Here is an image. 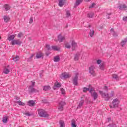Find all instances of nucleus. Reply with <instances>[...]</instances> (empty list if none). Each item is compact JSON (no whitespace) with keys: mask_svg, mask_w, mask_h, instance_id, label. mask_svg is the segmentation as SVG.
<instances>
[{"mask_svg":"<svg viewBox=\"0 0 127 127\" xmlns=\"http://www.w3.org/2000/svg\"><path fill=\"white\" fill-rule=\"evenodd\" d=\"M38 115L39 117H43V118H46L47 117H49V116L48 114H47V112H45V111H44L43 109L38 110Z\"/></svg>","mask_w":127,"mask_h":127,"instance_id":"obj_1","label":"nucleus"},{"mask_svg":"<svg viewBox=\"0 0 127 127\" xmlns=\"http://www.w3.org/2000/svg\"><path fill=\"white\" fill-rule=\"evenodd\" d=\"M99 94L102 96V97H103V98H104L105 101H109V99L110 98L109 94L105 93L102 91H99Z\"/></svg>","mask_w":127,"mask_h":127,"instance_id":"obj_2","label":"nucleus"},{"mask_svg":"<svg viewBox=\"0 0 127 127\" xmlns=\"http://www.w3.org/2000/svg\"><path fill=\"white\" fill-rule=\"evenodd\" d=\"M72 76L69 72H63L62 73V75H60L61 79H68V78H70Z\"/></svg>","mask_w":127,"mask_h":127,"instance_id":"obj_3","label":"nucleus"},{"mask_svg":"<svg viewBox=\"0 0 127 127\" xmlns=\"http://www.w3.org/2000/svg\"><path fill=\"white\" fill-rule=\"evenodd\" d=\"M78 77H79L78 73H75L73 76V84L75 86L78 85Z\"/></svg>","mask_w":127,"mask_h":127,"instance_id":"obj_4","label":"nucleus"},{"mask_svg":"<svg viewBox=\"0 0 127 127\" xmlns=\"http://www.w3.org/2000/svg\"><path fill=\"white\" fill-rule=\"evenodd\" d=\"M89 92L91 93V96L93 97L94 100H96L97 98H98V94L96 93V91H95L94 88H91Z\"/></svg>","mask_w":127,"mask_h":127,"instance_id":"obj_5","label":"nucleus"},{"mask_svg":"<svg viewBox=\"0 0 127 127\" xmlns=\"http://www.w3.org/2000/svg\"><path fill=\"white\" fill-rule=\"evenodd\" d=\"M120 104V100L118 98L114 99L112 101V106L113 108H118Z\"/></svg>","mask_w":127,"mask_h":127,"instance_id":"obj_6","label":"nucleus"},{"mask_svg":"<svg viewBox=\"0 0 127 127\" xmlns=\"http://www.w3.org/2000/svg\"><path fill=\"white\" fill-rule=\"evenodd\" d=\"M22 42L20 41V40H14L11 41L10 44L11 45H21Z\"/></svg>","mask_w":127,"mask_h":127,"instance_id":"obj_7","label":"nucleus"},{"mask_svg":"<svg viewBox=\"0 0 127 127\" xmlns=\"http://www.w3.org/2000/svg\"><path fill=\"white\" fill-rule=\"evenodd\" d=\"M66 105V103L64 101H62L60 103L59 105V110L60 111V112H62L63 111V107Z\"/></svg>","mask_w":127,"mask_h":127,"instance_id":"obj_8","label":"nucleus"},{"mask_svg":"<svg viewBox=\"0 0 127 127\" xmlns=\"http://www.w3.org/2000/svg\"><path fill=\"white\" fill-rule=\"evenodd\" d=\"M70 43L71 44L72 50H75L76 47H77V43L74 40L70 41Z\"/></svg>","mask_w":127,"mask_h":127,"instance_id":"obj_9","label":"nucleus"},{"mask_svg":"<svg viewBox=\"0 0 127 127\" xmlns=\"http://www.w3.org/2000/svg\"><path fill=\"white\" fill-rule=\"evenodd\" d=\"M89 72L93 76H96V72H95V66H92L89 68Z\"/></svg>","mask_w":127,"mask_h":127,"instance_id":"obj_10","label":"nucleus"},{"mask_svg":"<svg viewBox=\"0 0 127 127\" xmlns=\"http://www.w3.org/2000/svg\"><path fill=\"white\" fill-rule=\"evenodd\" d=\"M10 70L9 69V65L5 66L3 71L4 74H9Z\"/></svg>","mask_w":127,"mask_h":127,"instance_id":"obj_11","label":"nucleus"},{"mask_svg":"<svg viewBox=\"0 0 127 127\" xmlns=\"http://www.w3.org/2000/svg\"><path fill=\"white\" fill-rule=\"evenodd\" d=\"M65 3H66V0H59V5L60 7H62Z\"/></svg>","mask_w":127,"mask_h":127,"instance_id":"obj_12","label":"nucleus"},{"mask_svg":"<svg viewBox=\"0 0 127 127\" xmlns=\"http://www.w3.org/2000/svg\"><path fill=\"white\" fill-rule=\"evenodd\" d=\"M15 38V35H9L8 36L7 40L9 41H12L14 40V38Z\"/></svg>","mask_w":127,"mask_h":127,"instance_id":"obj_13","label":"nucleus"},{"mask_svg":"<svg viewBox=\"0 0 127 127\" xmlns=\"http://www.w3.org/2000/svg\"><path fill=\"white\" fill-rule=\"evenodd\" d=\"M65 39V37L61 35H59L58 36V40L60 42H63V40H64Z\"/></svg>","mask_w":127,"mask_h":127,"instance_id":"obj_14","label":"nucleus"},{"mask_svg":"<svg viewBox=\"0 0 127 127\" xmlns=\"http://www.w3.org/2000/svg\"><path fill=\"white\" fill-rule=\"evenodd\" d=\"M27 104L28 106H30V107H32L33 106H34L35 104V102L33 100H30L28 102Z\"/></svg>","mask_w":127,"mask_h":127,"instance_id":"obj_15","label":"nucleus"},{"mask_svg":"<svg viewBox=\"0 0 127 127\" xmlns=\"http://www.w3.org/2000/svg\"><path fill=\"white\" fill-rule=\"evenodd\" d=\"M42 57H43V54H42V53H40V52L37 53L36 55V57L37 59H39V58H40Z\"/></svg>","mask_w":127,"mask_h":127,"instance_id":"obj_16","label":"nucleus"},{"mask_svg":"<svg viewBox=\"0 0 127 127\" xmlns=\"http://www.w3.org/2000/svg\"><path fill=\"white\" fill-rule=\"evenodd\" d=\"M119 9H121V10H123L124 9V10L127 9V6L125 4L121 5L119 6Z\"/></svg>","mask_w":127,"mask_h":127,"instance_id":"obj_17","label":"nucleus"},{"mask_svg":"<svg viewBox=\"0 0 127 127\" xmlns=\"http://www.w3.org/2000/svg\"><path fill=\"white\" fill-rule=\"evenodd\" d=\"M64 46L65 48H67L68 49H70L71 48V43H65L64 44Z\"/></svg>","mask_w":127,"mask_h":127,"instance_id":"obj_18","label":"nucleus"},{"mask_svg":"<svg viewBox=\"0 0 127 127\" xmlns=\"http://www.w3.org/2000/svg\"><path fill=\"white\" fill-rule=\"evenodd\" d=\"M51 89V87H50V86H44L43 88V90L44 91H48V90H50Z\"/></svg>","mask_w":127,"mask_h":127,"instance_id":"obj_19","label":"nucleus"},{"mask_svg":"<svg viewBox=\"0 0 127 127\" xmlns=\"http://www.w3.org/2000/svg\"><path fill=\"white\" fill-rule=\"evenodd\" d=\"M60 61V58L59 56H56L54 57V62H59Z\"/></svg>","mask_w":127,"mask_h":127,"instance_id":"obj_20","label":"nucleus"},{"mask_svg":"<svg viewBox=\"0 0 127 127\" xmlns=\"http://www.w3.org/2000/svg\"><path fill=\"white\" fill-rule=\"evenodd\" d=\"M53 50H55V51H59L60 50V48H58L57 46H52Z\"/></svg>","mask_w":127,"mask_h":127,"instance_id":"obj_21","label":"nucleus"},{"mask_svg":"<svg viewBox=\"0 0 127 127\" xmlns=\"http://www.w3.org/2000/svg\"><path fill=\"white\" fill-rule=\"evenodd\" d=\"M4 7L5 8V10L6 11H7V10H9V9H10V6H9V5L6 4L4 6Z\"/></svg>","mask_w":127,"mask_h":127,"instance_id":"obj_22","label":"nucleus"},{"mask_svg":"<svg viewBox=\"0 0 127 127\" xmlns=\"http://www.w3.org/2000/svg\"><path fill=\"white\" fill-rule=\"evenodd\" d=\"M16 103L17 104H18V105H19V106H25V103H24L21 102V101H17Z\"/></svg>","mask_w":127,"mask_h":127,"instance_id":"obj_23","label":"nucleus"},{"mask_svg":"<svg viewBox=\"0 0 127 127\" xmlns=\"http://www.w3.org/2000/svg\"><path fill=\"white\" fill-rule=\"evenodd\" d=\"M2 122L4 124L7 123V116H4L3 117Z\"/></svg>","mask_w":127,"mask_h":127,"instance_id":"obj_24","label":"nucleus"},{"mask_svg":"<svg viewBox=\"0 0 127 127\" xmlns=\"http://www.w3.org/2000/svg\"><path fill=\"white\" fill-rule=\"evenodd\" d=\"M3 19H4L5 22H7V21H9V17L6 16H4Z\"/></svg>","mask_w":127,"mask_h":127,"instance_id":"obj_25","label":"nucleus"},{"mask_svg":"<svg viewBox=\"0 0 127 127\" xmlns=\"http://www.w3.org/2000/svg\"><path fill=\"white\" fill-rule=\"evenodd\" d=\"M71 127H76V122L74 120L71 121Z\"/></svg>","mask_w":127,"mask_h":127,"instance_id":"obj_26","label":"nucleus"},{"mask_svg":"<svg viewBox=\"0 0 127 127\" xmlns=\"http://www.w3.org/2000/svg\"><path fill=\"white\" fill-rule=\"evenodd\" d=\"M112 77L114 79H115V80H120V77H119L117 74L112 75Z\"/></svg>","mask_w":127,"mask_h":127,"instance_id":"obj_27","label":"nucleus"},{"mask_svg":"<svg viewBox=\"0 0 127 127\" xmlns=\"http://www.w3.org/2000/svg\"><path fill=\"white\" fill-rule=\"evenodd\" d=\"M60 125L61 126V127H65V124L64 123V121L61 120L60 121Z\"/></svg>","mask_w":127,"mask_h":127,"instance_id":"obj_28","label":"nucleus"},{"mask_svg":"<svg viewBox=\"0 0 127 127\" xmlns=\"http://www.w3.org/2000/svg\"><path fill=\"white\" fill-rule=\"evenodd\" d=\"M87 16L89 18H93V17H94V13H90L88 14Z\"/></svg>","mask_w":127,"mask_h":127,"instance_id":"obj_29","label":"nucleus"},{"mask_svg":"<svg viewBox=\"0 0 127 127\" xmlns=\"http://www.w3.org/2000/svg\"><path fill=\"white\" fill-rule=\"evenodd\" d=\"M82 1H83V0H76L75 4L76 5H79L81 3V2H82Z\"/></svg>","mask_w":127,"mask_h":127,"instance_id":"obj_30","label":"nucleus"},{"mask_svg":"<svg viewBox=\"0 0 127 127\" xmlns=\"http://www.w3.org/2000/svg\"><path fill=\"white\" fill-rule=\"evenodd\" d=\"M94 33H95V31H94V30L90 31V33H89L90 36H91V37H93Z\"/></svg>","mask_w":127,"mask_h":127,"instance_id":"obj_31","label":"nucleus"},{"mask_svg":"<svg viewBox=\"0 0 127 127\" xmlns=\"http://www.w3.org/2000/svg\"><path fill=\"white\" fill-rule=\"evenodd\" d=\"M55 86L57 87V88H60V87H61V84L59 82H56L55 83Z\"/></svg>","mask_w":127,"mask_h":127,"instance_id":"obj_32","label":"nucleus"},{"mask_svg":"<svg viewBox=\"0 0 127 127\" xmlns=\"http://www.w3.org/2000/svg\"><path fill=\"white\" fill-rule=\"evenodd\" d=\"M13 60L14 61H15V62H16V61H18L19 60V57L16 56L14 58H13Z\"/></svg>","mask_w":127,"mask_h":127,"instance_id":"obj_33","label":"nucleus"},{"mask_svg":"<svg viewBox=\"0 0 127 127\" xmlns=\"http://www.w3.org/2000/svg\"><path fill=\"white\" fill-rule=\"evenodd\" d=\"M109 95L110 98H112V97H114L115 93H114V91H112L111 93L108 94Z\"/></svg>","mask_w":127,"mask_h":127,"instance_id":"obj_34","label":"nucleus"},{"mask_svg":"<svg viewBox=\"0 0 127 127\" xmlns=\"http://www.w3.org/2000/svg\"><path fill=\"white\" fill-rule=\"evenodd\" d=\"M126 43H127L126 41L123 40L121 42V45H122V46H123V47L125 46V45H126Z\"/></svg>","mask_w":127,"mask_h":127,"instance_id":"obj_35","label":"nucleus"},{"mask_svg":"<svg viewBox=\"0 0 127 127\" xmlns=\"http://www.w3.org/2000/svg\"><path fill=\"white\" fill-rule=\"evenodd\" d=\"M90 88H87L86 87L83 88V92L84 93H86L87 91L89 90L90 91Z\"/></svg>","mask_w":127,"mask_h":127,"instance_id":"obj_36","label":"nucleus"},{"mask_svg":"<svg viewBox=\"0 0 127 127\" xmlns=\"http://www.w3.org/2000/svg\"><path fill=\"white\" fill-rule=\"evenodd\" d=\"M74 60L75 61H78L79 60V56L75 55L74 57Z\"/></svg>","mask_w":127,"mask_h":127,"instance_id":"obj_37","label":"nucleus"},{"mask_svg":"<svg viewBox=\"0 0 127 127\" xmlns=\"http://www.w3.org/2000/svg\"><path fill=\"white\" fill-rule=\"evenodd\" d=\"M66 15L67 17H69L70 15H71V14L70 13V12L69 11H67L66 12Z\"/></svg>","mask_w":127,"mask_h":127,"instance_id":"obj_38","label":"nucleus"},{"mask_svg":"<svg viewBox=\"0 0 127 127\" xmlns=\"http://www.w3.org/2000/svg\"><path fill=\"white\" fill-rule=\"evenodd\" d=\"M83 104H84V101H80V102H79L78 107H82V106H83Z\"/></svg>","mask_w":127,"mask_h":127,"instance_id":"obj_39","label":"nucleus"},{"mask_svg":"<svg viewBox=\"0 0 127 127\" xmlns=\"http://www.w3.org/2000/svg\"><path fill=\"white\" fill-rule=\"evenodd\" d=\"M31 83H32V85L30 86V89H32V87H33L34 85H35V82L32 81Z\"/></svg>","mask_w":127,"mask_h":127,"instance_id":"obj_40","label":"nucleus"},{"mask_svg":"<svg viewBox=\"0 0 127 127\" xmlns=\"http://www.w3.org/2000/svg\"><path fill=\"white\" fill-rule=\"evenodd\" d=\"M61 91L62 94L63 95H65V90H64V89L61 88Z\"/></svg>","mask_w":127,"mask_h":127,"instance_id":"obj_41","label":"nucleus"},{"mask_svg":"<svg viewBox=\"0 0 127 127\" xmlns=\"http://www.w3.org/2000/svg\"><path fill=\"white\" fill-rule=\"evenodd\" d=\"M99 68L100 69H101V70H104V64H101L100 65H99Z\"/></svg>","mask_w":127,"mask_h":127,"instance_id":"obj_42","label":"nucleus"},{"mask_svg":"<svg viewBox=\"0 0 127 127\" xmlns=\"http://www.w3.org/2000/svg\"><path fill=\"white\" fill-rule=\"evenodd\" d=\"M96 5V4L95 3H93L90 6L89 8H92L94 7Z\"/></svg>","mask_w":127,"mask_h":127,"instance_id":"obj_43","label":"nucleus"},{"mask_svg":"<svg viewBox=\"0 0 127 127\" xmlns=\"http://www.w3.org/2000/svg\"><path fill=\"white\" fill-rule=\"evenodd\" d=\"M33 22V18L30 17L29 19V23L31 24Z\"/></svg>","mask_w":127,"mask_h":127,"instance_id":"obj_44","label":"nucleus"},{"mask_svg":"<svg viewBox=\"0 0 127 127\" xmlns=\"http://www.w3.org/2000/svg\"><path fill=\"white\" fill-rule=\"evenodd\" d=\"M23 34H22V33H20L19 34H18V37L20 38V37H21V36H23Z\"/></svg>","mask_w":127,"mask_h":127,"instance_id":"obj_45","label":"nucleus"},{"mask_svg":"<svg viewBox=\"0 0 127 127\" xmlns=\"http://www.w3.org/2000/svg\"><path fill=\"white\" fill-rule=\"evenodd\" d=\"M46 48L48 49V50H51V48H50V46L49 45H46Z\"/></svg>","mask_w":127,"mask_h":127,"instance_id":"obj_46","label":"nucleus"},{"mask_svg":"<svg viewBox=\"0 0 127 127\" xmlns=\"http://www.w3.org/2000/svg\"><path fill=\"white\" fill-rule=\"evenodd\" d=\"M24 115H25V116H28V117L31 116V115H30V114H29V113H24Z\"/></svg>","mask_w":127,"mask_h":127,"instance_id":"obj_47","label":"nucleus"},{"mask_svg":"<svg viewBox=\"0 0 127 127\" xmlns=\"http://www.w3.org/2000/svg\"><path fill=\"white\" fill-rule=\"evenodd\" d=\"M97 63L98 64H101V63H102V61H101V60H97Z\"/></svg>","mask_w":127,"mask_h":127,"instance_id":"obj_48","label":"nucleus"},{"mask_svg":"<svg viewBox=\"0 0 127 127\" xmlns=\"http://www.w3.org/2000/svg\"><path fill=\"white\" fill-rule=\"evenodd\" d=\"M123 20H124V21H127V16H124L123 17Z\"/></svg>","mask_w":127,"mask_h":127,"instance_id":"obj_49","label":"nucleus"},{"mask_svg":"<svg viewBox=\"0 0 127 127\" xmlns=\"http://www.w3.org/2000/svg\"><path fill=\"white\" fill-rule=\"evenodd\" d=\"M111 121V118H108V121L110 122Z\"/></svg>","mask_w":127,"mask_h":127,"instance_id":"obj_50","label":"nucleus"},{"mask_svg":"<svg viewBox=\"0 0 127 127\" xmlns=\"http://www.w3.org/2000/svg\"><path fill=\"white\" fill-rule=\"evenodd\" d=\"M86 1H91V0H86Z\"/></svg>","mask_w":127,"mask_h":127,"instance_id":"obj_51","label":"nucleus"},{"mask_svg":"<svg viewBox=\"0 0 127 127\" xmlns=\"http://www.w3.org/2000/svg\"><path fill=\"white\" fill-rule=\"evenodd\" d=\"M86 1H91V0H86Z\"/></svg>","mask_w":127,"mask_h":127,"instance_id":"obj_52","label":"nucleus"},{"mask_svg":"<svg viewBox=\"0 0 127 127\" xmlns=\"http://www.w3.org/2000/svg\"><path fill=\"white\" fill-rule=\"evenodd\" d=\"M111 31H112V32L114 31V29H111Z\"/></svg>","mask_w":127,"mask_h":127,"instance_id":"obj_53","label":"nucleus"},{"mask_svg":"<svg viewBox=\"0 0 127 127\" xmlns=\"http://www.w3.org/2000/svg\"><path fill=\"white\" fill-rule=\"evenodd\" d=\"M46 54L47 56H48L49 54H47V53H46Z\"/></svg>","mask_w":127,"mask_h":127,"instance_id":"obj_54","label":"nucleus"},{"mask_svg":"<svg viewBox=\"0 0 127 127\" xmlns=\"http://www.w3.org/2000/svg\"><path fill=\"white\" fill-rule=\"evenodd\" d=\"M53 89H54V90H55V88L54 87H53Z\"/></svg>","mask_w":127,"mask_h":127,"instance_id":"obj_55","label":"nucleus"},{"mask_svg":"<svg viewBox=\"0 0 127 127\" xmlns=\"http://www.w3.org/2000/svg\"><path fill=\"white\" fill-rule=\"evenodd\" d=\"M31 57H33V55H32Z\"/></svg>","mask_w":127,"mask_h":127,"instance_id":"obj_56","label":"nucleus"}]
</instances>
